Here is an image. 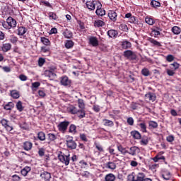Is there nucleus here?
<instances>
[{
    "instance_id": "1",
    "label": "nucleus",
    "mask_w": 181,
    "mask_h": 181,
    "mask_svg": "<svg viewBox=\"0 0 181 181\" xmlns=\"http://www.w3.org/2000/svg\"><path fill=\"white\" fill-rule=\"evenodd\" d=\"M127 180L129 181H152L151 178L146 177V175L142 172H139L137 174L135 172H132L127 175Z\"/></svg>"
},
{
    "instance_id": "2",
    "label": "nucleus",
    "mask_w": 181,
    "mask_h": 181,
    "mask_svg": "<svg viewBox=\"0 0 181 181\" xmlns=\"http://www.w3.org/2000/svg\"><path fill=\"white\" fill-rule=\"evenodd\" d=\"M180 67V64L177 62H173L170 64V69H166V73L168 76H173L176 74V70Z\"/></svg>"
},
{
    "instance_id": "3",
    "label": "nucleus",
    "mask_w": 181,
    "mask_h": 181,
    "mask_svg": "<svg viewBox=\"0 0 181 181\" xmlns=\"http://www.w3.org/2000/svg\"><path fill=\"white\" fill-rule=\"evenodd\" d=\"M58 159L62 163H64L65 166H69L70 164V154L66 156L64 153L59 151L58 153Z\"/></svg>"
},
{
    "instance_id": "4",
    "label": "nucleus",
    "mask_w": 181,
    "mask_h": 181,
    "mask_svg": "<svg viewBox=\"0 0 181 181\" xmlns=\"http://www.w3.org/2000/svg\"><path fill=\"white\" fill-rule=\"evenodd\" d=\"M66 144L69 149H76L77 148V143L74 140L73 136H68L66 140Z\"/></svg>"
},
{
    "instance_id": "5",
    "label": "nucleus",
    "mask_w": 181,
    "mask_h": 181,
    "mask_svg": "<svg viewBox=\"0 0 181 181\" xmlns=\"http://www.w3.org/2000/svg\"><path fill=\"white\" fill-rule=\"evenodd\" d=\"M70 125V122L65 120L64 122H61L58 125L57 128L60 132H62V134H64L66 131H67V128H69V126Z\"/></svg>"
},
{
    "instance_id": "6",
    "label": "nucleus",
    "mask_w": 181,
    "mask_h": 181,
    "mask_svg": "<svg viewBox=\"0 0 181 181\" xmlns=\"http://www.w3.org/2000/svg\"><path fill=\"white\" fill-rule=\"evenodd\" d=\"M60 84L64 87H70L71 86V80L67 76H63L60 78Z\"/></svg>"
},
{
    "instance_id": "7",
    "label": "nucleus",
    "mask_w": 181,
    "mask_h": 181,
    "mask_svg": "<svg viewBox=\"0 0 181 181\" xmlns=\"http://www.w3.org/2000/svg\"><path fill=\"white\" fill-rule=\"evenodd\" d=\"M123 56L126 59H129V60H136V54L131 50L124 51L123 52Z\"/></svg>"
},
{
    "instance_id": "8",
    "label": "nucleus",
    "mask_w": 181,
    "mask_h": 181,
    "mask_svg": "<svg viewBox=\"0 0 181 181\" xmlns=\"http://www.w3.org/2000/svg\"><path fill=\"white\" fill-rule=\"evenodd\" d=\"M95 13L98 16L103 17L105 16V10L103 8V4H101V2H98V6L95 11Z\"/></svg>"
},
{
    "instance_id": "9",
    "label": "nucleus",
    "mask_w": 181,
    "mask_h": 181,
    "mask_svg": "<svg viewBox=\"0 0 181 181\" xmlns=\"http://www.w3.org/2000/svg\"><path fill=\"white\" fill-rule=\"evenodd\" d=\"M98 2H100L98 0L86 1V5L89 11H94L95 9V6H98Z\"/></svg>"
},
{
    "instance_id": "10",
    "label": "nucleus",
    "mask_w": 181,
    "mask_h": 181,
    "mask_svg": "<svg viewBox=\"0 0 181 181\" xmlns=\"http://www.w3.org/2000/svg\"><path fill=\"white\" fill-rule=\"evenodd\" d=\"M22 148L24 149V151H32V148H33V143L29 141H24L23 143Z\"/></svg>"
},
{
    "instance_id": "11",
    "label": "nucleus",
    "mask_w": 181,
    "mask_h": 181,
    "mask_svg": "<svg viewBox=\"0 0 181 181\" xmlns=\"http://www.w3.org/2000/svg\"><path fill=\"white\" fill-rule=\"evenodd\" d=\"M40 177L42 180L50 181L52 179V174L47 171H43L40 173Z\"/></svg>"
},
{
    "instance_id": "12",
    "label": "nucleus",
    "mask_w": 181,
    "mask_h": 181,
    "mask_svg": "<svg viewBox=\"0 0 181 181\" xmlns=\"http://www.w3.org/2000/svg\"><path fill=\"white\" fill-rule=\"evenodd\" d=\"M121 47L124 50H128V49H131V47H132V44L131 43V42L127 40H124L121 42Z\"/></svg>"
},
{
    "instance_id": "13",
    "label": "nucleus",
    "mask_w": 181,
    "mask_h": 181,
    "mask_svg": "<svg viewBox=\"0 0 181 181\" xmlns=\"http://www.w3.org/2000/svg\"><path fill=\"white\" fill-rule=\"evenodd\" d=\"M118 16V14L115 11H109L108 13V18L112 21V22H117V18Z\"/></svg>"
},
{
    "instance_id": "14",
    "label": "nucleus",
    "mask_w": 181,
    "mask_h": 181,
    "mask_svg": "<svg viewBox=\"0 0 181 181\" xmlns=\"http://www.w3.org/2000/svg\"><path fill=\"white\" fill-rule=\"evenodd\" d=\"M146 100H148V101H151L153 103L156 101V94L152 92H149L145 95Z\"/></svg>"
},
{
    "instance_id": "15",
    "label": "nucleus",
    "mask_w": 181,
    "mask_h": 181,
    "mask_svg": "<svg viewBox=\"0 0 181 181\" xmlns=\"http://www.w3.org/2000/svg\"><path fill=\"white\" fill-rule=\"evenodd\" d=\"M6 21L10 29H12V28H16V20L13 18L9 16Z\"/></svg>"
},
{
    "instance_id": "16",
    "label": "nucleus",
    "mask_w": 181,
    "mask_h": 181,
    "mask_svg": "<svg viewBox=\"0 0 181 181\" xmlns=\"http://www.w3.org/2000/svg\"><path fill=\"white\" fill-rule=\"evenodd\" d=\"M105 168L110 170H115L117 169V164L114 161H109L105 164Z\"/></svg>"
},
{
    "instance_id": "17",
    "label": "nucleus",
    "mask_w": 181,
    "mask_h": 181,
    "mask_svg": "<svg viewBox=\"0 0 181 181\" xmlns=\"http://www.w3.org/2000/svg\"><path fill=\"white\" fill-rule=\"evenodd\" d=\"M89 45H91L93 47L98 46V38L97 37L91 36L89 37Z\"/></svg>"
},
{
    "instance_id": "18",
    "label": "nucleus",
    "mask_w": 181,
    "mask_h": 181,
    "mask_svg": "<svg viewBox=\"0 0 181 181\" xmlns=\"http://www.w3.org/2000/svg\"><path fill=\"white\" fill-rule=\"evenodd\" d=\"M107 35L109 37L112 39H117V36H118V31L111 29L107 32Z\"/></svg>"
},
{
    "instance_id": "19",
    "label": "nucleus",
    "mask_w": 181,
    "mask_h": 181,
    "mask_svg": "<svg viewBox=\"0 0 181 181\" xmlns=\"http://www.w3.org/2000/svg\"><path fill=\"white\" fill-rule=\"evenodd\" d=\"M139 152V148L136 146H132L129 148V151H127V153H129V155H132V156H135L136 153H138Z\"/></svg>"
},
{
    "instance_id": "20",
    "label": "nucleus",
    "mask_w": 181,
    "mask_h": 181,
    "mask_svg": "<svg viewBox=\"0 0 181 181\" xmlns=\"http://www.w3.org/2000/svg\"><path fill=\"white\" fill-rule=\"evenodd\" d=\"M30 170H32V168L30 166L26 165L23 169H21V174L22 175V176H24V177H25V176H28Z\"/></svg>"
},
{
    "instance_id": "21",
    "label": "nucleus",
    "mask_w": 181,
    "mask_h": 181,
    "mask_svg": "<svg viewBox=\"0 0 181 181\" xmlns=\"http://www.w3.org/2000/svg\"><path fill=\"white\" fill-rule=\"evenodd\" d=\"M45 74L47 77H49V78L50 80H54V78H56V72H53L52 71H49V70H45Z\"/></svg>"
},
{
    "instance_id": "22",
    "label": "nucleus",
    "mask_w": 181,
    "mask_h": 181,
    "mask_svg": "<svg viewBox=\"0 0 181 181\" xmlns=\"http://www.w3.org/2000/svg\"><path fill=\"white\" fill-rule=\"evenodd\" d=\"M11 49H12V45H11V43L3 44L1 47V50L4 53H6V52H9V50H11Z\"/></svg>"
},
{
    "instance_id": "23",
    "label": "nucleus",
    "mask_w": 181,
    "mask_h": 181,
    "mask_svg": "<svg viewBox=\"0 0 181 181\" xmlns=\"http://www.w3.org/2000/svg\"><path fill=\"white\" fill-rule=\"evenodd\" d=\"M140 139V145L143 146H146L149 144V139L146 136H143Z\"/></svg>"
},
{
    "instance_id": "24",
    "label": "nucleus",
    "mask_w": 181,
    "mask_h": 181,
    "mask_svg": "<svg viewBox=\"0 0 181 181\" xmlns=\"http://www.w3.org/2000/svg\"><path fill=\"white\" fill-rule=\"evenodd\" d=\"M93 25L95 28H103V26H105V23L101 20H95Z\"/></svg>"
},
{
    "instance_id": "25",
    "label": "nucleus",
    "mask_w": 181,
    "mask_h": 181,
    "mask_svg": "<svg viewBox=\"0 0 181 181\" xmlns=\"http://www.w3.org/2000/svg\"><path fill=\"white\" fill-rule=\"evenodd\" d=\"M130 134L134 139H141V138L142 137V136L141 135V133H139V132L136 130L131 132Z\"/></svg>"
},
{
    "instance_id": "26",
    "label": "nucleus",
    "mask_w": 181,
    "mask_h": 181,
    "mask_svg": "<svg viewBox=\"0 0 181 181\" xmlns=\"http://www.w3.org/2000/svg\"><path fill=\"white\" fill-rule=\"evenodd\" d=\"M10 94H11V96L12 97V98H14L15 100H18V98H19V97H21V93H19V91H18L16 90H11Z\"/></svg>"
},
{
    "instance_id": "27",
    "label": "nucleus",
    "mask_w": 181,
    "mask_h": 181,
    "mask_svg": "<svg viewBox=\"0 0 181 181\" xmlns=\"http://www.w3.org/2000/svg\"><path fill=\"white\" fill-rule=\"evenodd\" d=\"M28 32V29L23 26L18 27V36H23L25 33Z\"/></svg>"
},
{
    "instance_id": "28",
    "label": "nucleus",
    "mask_w": 181,
    "mask_h": 181,
    "mask_svg": "<svg viewBox=\"0 0 181 181\" xmlns=\"http://www.w3.org/2000/svg\"><path fill=\"white\" fill-rule=\"evenodd\" d=\"M40 41L41 43L45 45V46H50V45H52V42H50V40H49V38H47L46 37H40Z\"/></svg>"
},
{
    "instance_id": "29",
    "label": "nucleus",
    "mask_w": 181,
    "mask_h": 181,
    "mask_svg": "<svg viewBox=\"0 0 181 181\" xmlns=\"http://www.w3.org/2000/svg\"><path fill=\"white\" fill-rule=\"evenodd\" d=\"M116 177L112 173L107 174L105 176V181H115Z\"/></svg>"
},
{
    "instance_id": "30",
    "label": "nucleus",
    "mask_w": 181,
    "mask_h": 181,
    "mask_svg": "<svg viewBox=\"0 0 181 181\" xmlns=\"http://www.w3.org/2000/svg\"><path fill=\"white\" fill-rule=\"evenodd\" d=\"M76 115H78V118H80V119H81V118H85L86 117V109L78 110Z\"/></svg>"
},
{
    "instance_id": "31",
    "label": "nucleus",
    "mask_w": 181,
    "mask_h": 181,
    "mask_svg": "<svg viewBox=\"0 0 181 181\" xmlns=\"http://www.w3.org/2000/svg\"><path fill=\"white\" fill-rule=\"evenodd\" d=\"M4 128H5L6 131H7L8 132H10L11 134H12V132L13 131V126L11 124V122L9 121L8 122H7V124H6Z\"/></svg>"
},
{
    "instance_id": "32",
    "label": "nucleus",
    "mask_w": 181,
    "mask_h": 181,
    "mask_svg": "<svg viewBox=\"0 0 181 181\" xmlns=\"http://www.w3.org/2000/svg\"><path fill=\"white\" fill-rule=\"evenodd\" d=\"M103 122L105 127H114V122H112V120L103 119Z\"/></svg>"
},
{
    "instance_id": "33",
    "label": "nucleus",
    "mask_w": 181,
    "mask_h": 181,
    "mask_svg": "<svg viewBox=\"0 0 181 181\" xmlns=\"http://www.w3.org/2000/svg\"><path fill=\"white\" fill-rule=\"evenodd\" d=\"M78 106L80 110H86V103H84V100L78 99Z\"/></svg>"
},
{
    "instance_id": "34",
    "label": "nucleus",
    "mask_w": 181,
    "mask_h": 181,
    "mask_svg": "<svg viewBox=\"0 0 181 181\" xmlns=\"http://www.w3.org/2000/svg\"><path fill=\"white\" fill-rule=\"evenodd\" d=\"M63 35L66 39H71L73 37V33L67 29L63 33Z\"/></svg>"
},
{
    "instance_id": "35",
    "label": "nucleus",
    "mask_w": 181,
    "mask_h": 181,
    "mask_svg": "<svg viewBox=\"0 0 181 181\" xmlns=\"http://www.w3.org/2000/svg\"><path fill=\"white\" fill-rule=\"evenodd\" d=\"M13 107H15V104H13L12 102H8L4 105V110H6V111H11Z\"/></svg>"
},
{
    "instance_id": "36",
    "label": "nucleus",
    "mask_w": 181,
    "mask_h": 181,
    "mask_svg": "<svg viewBox=\"0 0 181 181\" xmlns=\"http://www.w3.org/2000/svg\"><path fill=\"white\" fill-rule=\"evenodd\" d=\"M16 107V109L18 110V111H19V112H22V111H23V110L25 109V107L22 105V101H21V100H18L17 102Z\"/></svg>"
},
{
    "instance_id": "37",
    "label": "nucleus",
    "mask_w": 181,
    "mask_h": 181,
    "mask_svg": "<svg viewBox=\"0 0 181 181\" xmlns=\"http://www.w3.org/2000/svg\"><path fill=\"white\" fill-rule=\"evenodd\" d=\"M37 135L40 141H46V134L45 132H39Z\"/></svg>"
},
{
    "instance_id": "38",
    "label": "nucleus",
    "mask_w": 181,
    "mask_h": 181,
    "mask_svg": "<svg viewBox=\"0 0 181 181\" xmlns=\"http://www.w3.org/2000/svg\"><path fill=\"white\" fill-rule=\"evenodd\" d=\"M148 41L150 43H152L153 46H158V47H160V46H162V44H160V42H159L158 41H157L153 38H151V37L148 38Z\"/></svg>"
},
{
    "instance_id": "39",
    "label": "nucleus",
    "mask_w": 181,
    "mask_h": 181,
    "mask_svg": "<svg viewBox=\"0 0 181 181\" xmlns=\"http://www.w3.org/2000/svg\"><path fill=\"white\" fill-rule=\"evenodd\" d=\"M161 176L165 180H170L171 177L170 172L165 171Z\"/></svg>"
},
{
    "instance_id": "40",
    "label": "nucleus",
    "mask_w": 181,
    "mask_h": 181,
    "mask_svg": "<svg viewBox=\"0 0 181 181\" xmlns=\"http://www.w3.org/2000/svg\"><path fill=\"white\" fill-rule=\"evenodd\" d=\"M74 46V42L73 40H69L65 42L66 49H71Z\"/></svg>"
},
{
    "instance_id": "41",
    "label": "nucleus",
    "mask_w": 181,
    "mask_h": 181,
    "mask_svg": "<svg viewBox=\"0 0 181 181\" xmlns=\"http://www.w3.org/2000/svg\"><path fill=\"white\" fill-rule=\"evenodd\" d=\"M148 127L150 129H152V128L153 129H156V128H158V122H155V121H149L148 122Z\"/></svg>"
},
{
    "instance_id": "42",
    "label": "nucleus",
    "mask_w": 181,
    "mask_h": 181,
    "mask_svg": "<svg viewBox=\"0 0 181 181\" xmlns=\"http://www.w3.org/2000/svg\"><path fill=\"white\" fill-rule=\"evenodd\" d=\"M68 111L70 112V114H72L73 115L77 114L78 109L74 106H71L68 108Z\"/></svg>"
},
{
    "instance_id": "43",
    "label": "nucleus",
    "mask_w": 181,
    "mask_h": 181,
    "mask_svg": "<svg viewBox=\"0 0 181 181\" xmlns=\"http://www.w3.org/2000/svg\"><path fill=\"white\" fill-rule=\"evenodd\" d=\"M48 16L49 19H52V21H57L59 19V16L54 12H49L48 13Z\"/></svg>"
},
{
    "instance_id": "44",
    "label": "nucleus",
    "mask_w": 181,
    "mask_h": 181,
    "mask_svg": "<svg viewBox=\"0 0 181 181\" xmlns=\"http://www.w3.org/2000/svg\"><path fill=\"white\" fill-rule=\"evenodd\" d=\"M117 150L119 151V152H121V153H122V155H126V153H127V152H128L127 148H124L122 146V145H118L117 146Z\"/></svg>"
},
{
    "instance_id": "45",
    "label": "nucleus",
    "mask_w": 181,
    "mask_h": 181,
    "mask_svg": "<svg viewBox=\"0 0 181 181\" xmlns=\"http://www.w3.org/2000/svg\"><path fill=\"white\" fill-rule=\"evenodd\" d=\"M9 40L13 45H16V43H18V38L15 36V35H12L10 36Z\"/></svg>"
},
{
    "instance_id": "46",
    "label": "nucleus",
    "mask_w": 181,
    "mask_h": 181,
    "mask_svg": "<svg viewBox=\"0 0 181 181\" xmlns=\"http://www.w3.org/2000/svg\"><path fill=\"white\" fill-rule=\"evenodd\" d=\"M129 22H130V23H134V25H139V23H138V18H136V17L132 16L130 17V18L129 19Z\"/></svg>"
},
{
    "instance_id": "47",
    "label": "nucleus",
    "mask_w": 181,
    "mask_h": 181,
    "mask_svg": "<svg viewBox=\"0 0 181 181\" xmlns=\"http://www.w3.org/2000/svg\"><path fill=\"white\" fill-rule=\"evenodd\" d=\"M171 30H172L173 33H174V35H180V33L181 32L180 28H179L177 26L173 27Z\"/></svg>"
},
{
    "instance_id": "48",
    "label": "nucleus",
    "mask_w": 181,
    "mask_h": 181,
    "mask_svg": "<svg viewBox=\"0 0 181 181\" xmlns=\"http://www.w3.org/2000/svg\"><path fill=\"white\" fill-rule=\"evenodd\" d=\"M141 74L145 77H148V76L151 75V72L149 71V69H148V68H144L141 70Z\"/></svg>"
},
{
    "instance_id": "49",
    "label": "nucleus",
    "mask_w": 181,
    "mask_h": 181,
    "mask_svg": "<svg viewBox=\"0 0 181 181\" xmlns=\"http://www.w3.org/2000/svg\"><path fill=\"white\" fill-rule=\"evenodd\" d=\"M76 129L77 127L76 126V124H71L69 127V132H70L71 134H73V132L76 134L77 132Z\"/></svg>"
},
{
    "instance_id": "50",
    "label": "nucleus",
    "mask_w": 181,
    "mask_h": 181,
    "mask_svg": "<svg viewBox=\"0 0 181 181\" xmlns=\"http://www.w3.org/2000/svg\"><path fill=\"white\" fill-rule=\"evenodd\" d=\"M139 127H140L141 132H148V131H146V124H145V122L140 123Z\"/></svg>"
},
{
    "instance_id": "51",
    "label": "nucleus",
    "mask_w": 181,
    "mask_h": 181,
    "mask_svg": "<svg viewBox=\"0 0 181 181\" xmlns=\"http://www.w3.org/2000/svg\"><path fill=\"white\" fill-rule=\"evenodd\" d=\"M150 5L153 7V8H158L159 6H160V3L158 1H155V0H152L151 1Z\"/></svg>"
},
{
    "instance_id": "52",
    "label": "nucleus",
    "mask_w": 181,
    "mask_h": 181,
    "mask_svg": "<svg viewBox=\"0 0 181 181\" xmlns=\"http://www.w3.org/2000/svg\"><path fill=\"white\" fill-rule=\"evenodd\" d=\"M39 87H40V82H34L32 83V90L33 91H36Z\"/></svg>"
},
{
    "instance_id": "53",
    "label": "nucleus",
    "mask_w": 181,
    "mask_h": 181,
    "mask_svg": "<svg viewBox=\"0 0 181 181\" xmlns=\"http://www.w3.org/2000/svg\"><path fill=\"white\" fill-rule=\"evenodd\" d=\"M119 29L122 30V32H128V25L127 24H121L119 26Z\"/></svg>"
},
{
    "instance_id": "54",
    "label": "nucleus",
    "mask_w": 181,
    "mask_h": 181,
    "mask_svg": "<svg viewBox=\"0 0 181 181\" xmlns=\"http://www.w3.org/2000/svg\"><path fill=\"white\" fill-rule=\"evenodd\" d=\"M95 146L98 151L99 153H100L101 152H104V148H103V146H101L100 144L95 143Z\"/></svg>"
},
{
    "instance_id": "55",
    "label": "nucleus",
    "mask_w": 181,
    "mask_h": 181,
    "mask_svg": "<svg viewBox=\"0 0 181 181\" xmlns=\"http://www.w3.org/2000/svg\"><path fill=\"white\" fill-rule=\"evenodd\" d=\"M145 22H146V23H148V25H152L155 23L153 18H146Z\"/></svg>"
},
{
    "instance_id": "56",
    "label": "nucleus",
    "mask_w": 181,
    "mask_h": 181,
    "mask_svg": "<svg viewBox=\"0 0 181 181\" xmlns=\"http://www.w3.org/2000/svg\"><path fill=\"white\" fill-rule=\"evenodd\" d=\"M46 63V59H45L42 57L39 58L38 59V66L39 67H42L43 64H45Z\"/></svg>"
},
{
    "instance_id": "57",
    "label": "nucleus",
    "mask_w": 181,
    "mask_h": 181,
    "mask_svg": "<svg viewBox=\"0 0 181 181\" xmlns=\"http://www.w3.org/2000/svg\"><path fill=\"white\" fill-rule=\"evenodd\" d=\"M56 135L54 134L49 133L48 134V139L50 141V142L53 141H56Z\"/></svg>"
},
{
    "instance_id": "58",
    "label": "nucleus",
    "mask_w": 181,
    "mask_h": 181,
    "mask_svg": "<svg viewBox=\"0 0 181 181\" xmlns=\"http://www.w3.org/2000/svg\"><path fill=\"white\" fill-rule=\"evenodd\" d=\"M79 137L83 142H88V139H87V135H86V134H80Z\"/></svg>"
},
{
    "instance_id": "59",
    "label": "nucleus",
    "mask_w": 181,
    "mask_h": 181,
    "mask_svg": "<svg viewBox=\"0 0 181 181\" xmlns=\"http://www.w3.org/2000/svg\"><path fill=\"white\" fill-rule=\"evenodd\" d=\"M165 59L168 62V63H172V62H173V60H175V57L172 54H168Z\"/></svg>"
},
{
    "instance_id": "60",
    "label": "nucleus",
    "mask_w": 181,
    "mask_h": 181,
    "mask_svg": "<svg viewBox=\"0 0 181 181\" xmlns=\"http://www.w3.org/2000/svg\"><path fill=\"white\" fill-rule=\"evenodd\" d=\"M42 5H43L44 6H47V8H53V6H52V4L49 2V1H41Z\"/></svg>"
},
{
    "instance_id": "61",
    "label": "nucleus",
    "mask_w": 181,
    "mask_h": 181,
    "mask_svg": "<svg viewBox=\"0 0 181 181\" xmlns=\"http://www.w3.org/2000/svg\"><path fill=\"white\" fill-rule=\"evenodd\" d=\"M3 28H4V29H11L10 27H9V25L8 24V21H3L1 22Z\"/></svg>"
},
{
    "instance_id": "62",
    "label": "nucleus",
    "mask_w": 181,
    "mask_h": 181,
    "mask_svg": "<svg viewBox=\"0 0 181 181\" xmlns=\"http://www.w3.org/2000/svg\"><path fill=\"white\" fill-rule=\"evenodd\" d=\"M151 33H154L153 36L154 37H156V36H159L160 35V31L153 28L151 29Z\"/></svg>"
},
{
    "instance_id": "63",
    "label": "nucleus",
    "mask_w": 181,
    "mask_h": 181,
    "mask_svg": "<svg viewBox=\"0 0 181 181\" xmlns=\"http://www.w3.org/2000/svg\"><path fill=\"white\" fill-rule=\"evenodd\" d=\"M12 180L13 181H21L22 180V178H21V177H19V175H12Z\"/></svg>"
},
{
    "instance_id": "64",
    "label": "nucleus",
    "mask_w": 181,
    "mask_h": 181,
    "mask_svg": "<svg viewBox=\"0 0 181 181\" xmlns=\"http://www.w3.org/2000/svg\"><path fill=\"white\" fill-rule=\"evenodd\" d=\"M18 78L21 81H26V80H28V76H26L24 74H21L18 76Z\"/></svg>"
}]
</instances>
